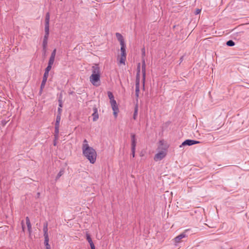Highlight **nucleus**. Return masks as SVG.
I'll return each mask as SVG.
<instances>
[{"label":"nucleus","instance_id":"1","mask_svg":"<svg viewBox=\"0 0 249 249\" xmlns=\"http://www.w3.org/2000/svg\"><path fill=\"white\" fill-rule=\"evenodd\" d=\"M82 149L83 155L91 163H94L96 160L97 153L94 149L89 146L87 140H84Z\"/></svg>","mask_w":249,"mask_h":249},{"label":"nucleus","instance_id":"2","mask_svg":"<svg viewBox=\"0 0 249 249\" xmlns=\"http://www.w3.org/2000/svg\"><path fill=\"white\" fill-rule=\"evenodd\" d=\"M168 147L169 146L164 141H160L158 148V152L155 154L154 160L155 161H158L164 158L167 155Z\"/></svg>","mask_w":249,"mask_h":249},{"label":"nucleus","instance_id":"3","mask_svg":"<svg viewBox=\"0 0 249 249\" xmlns=\"http://www.w3.org/2000/svg\"><path fill=\"white\" fill-rule=\"evenodd\" d=\"M92 74L89 77V81L94 86L98 87L100 85L101 71L98 65L92 67Z\"/></svg>","mask_w":249,"mask_h":249},{"label":"nucleus","instance_id":"4","mask_svg":"<svg viewBox=\"0 0 249 249\" xmlns=\"http://www.w3.org/2000/svg\"><path fill=\"white\" fill-rule=\"evenodd\" d=\"M141 64L139 63L137 67V73L136 81V96L138 98L140 91V73Z\"/></svg>","mask_w":249,"mask_h":249},{"label":"nucleus","instance_id":"5","mask_svg":"<svg viewBox=\"0 0 249 249\" xmlns=\"http://www.w3.org/2000/svg\"><path fill=\"white\" fill-rule=\"evenodd\" d=\"M200 142L195 141V140H187L183 142L182 144L179 146L180 147H181L182 146L185 145H192L194 144L199 143Z\"/></svg>","mask_w":249,"mask_h":249},{"label":"nucleus","instance_id":"6","mask_svg":"<svg viewBox=\"0 0 249 249\" xmlns=\"http://www.w3.org/2000/svg\"><path fill=\"white\" fill-rule=\"evenodd\" d=\"M112 109L113 111V115L115 117V118H117L118 116V113L119 112V108L118 107V106L117 105L116 101V102H113L112 103H110Z\"/></svg>","mask_w":249,"mask_h":249},{"label":"nucleus","instance_id":"7","mask_svg":"<svg viewBox=\"0 0 249 249\" xmlns=\"http://www.w3.org/2000/svg\"><path fill=\"white\" fill-rule=\"evenodd\" d=\"M186 236V235L185 233V232L182 233L181 234H180L179 235L177 236V237H176L174 239V242L176 243H179L180 242L182 238L185 237Z\"/></svg>","mask_w":249,"mask_h":249},{"label":"nucleus","instance_id":"8","mask_svg":"<svg viewBox=\"0 0 249 249\" xmlns=\"http://www.w3.org/2000/svg\"><path fill=\"white\" fill-rule=\"evenodd\" d=\"M116 36L120 43L121 46H124L125 43L123 36L119 33H116Z\"/></svg>","mask_w":249,"mask_h":249},{"label":"nucleus","instance_id":"9","mask_svg":"<svg viewBox=\"0 0 249 249\" xmlns=\"http://www.w3.org/2000/svg\"><path fill=\"white\" fill-rule=\"evenodd\" d=\"M131 149H136V139L135 138V135L133 134L131 136Z\"/></svg>","mask_w":249,"mask_h":249},{"label":"nucleus","instance_id":"10","mask_svg":"<svg viewBox=\"0 0 249 249\" xmlns=\"http://www.w3.org/2000/svg\"><path fill=\"white\" fill-rule=\"evenodd\" d=\"M49 36L48 35H44V39L43 41L42 46L44 50L46 49L47 44H48V38Z\"/></svg>","mask_w":249,"mask_h":249},{"label":"nucleus","instance_id":"11","mask_svg":"<svg viewBox=\"0 0 249 249\" xmlns=\"http://www.w3.org/2000/svg\"><path fill=\"white\" fill-rule=\"evenodd\" d=\"M118 60L119 61V64L125 65L126 56L119 55L118 56Z\"/></svg>","mask_w":249,"mask_h":249},{"label":"nucleus","instance_id":"12","mask_svg":"<svg viewBox=\"0 0 249 249\" xmlns=\"http://www.w3.org/2000/svg\"><path fill=\"white\" fill-rule=\"evenodd\" d=\"M26 225H27V226L28 228V230L29 232L30 233L31 231L32 227H31V224L29 218L28 217H26Z\"/></svg>","mask_w":249,"mask_h":249},{"label":"nucleus","instance_id":"13","mask_svg":"<svg viewBox=\"0 0 249 249\" xmlns=\"http://www.w3.org/2000/svg\"><path fill=\"white\" fill-rule=\"evenodd\" d=\"M121 54L120 55L126 56L125 45L121 46Z\"/></svg>","mask_w":249,"mask_h":249},{"label":"nucleus","instance_id":"14","mask_svg":"<svg viewBox=\"0 0 249 249\" xmlns=\"http://www.w3.org/2000/svg\"><path fill=\"white\" fill-rule=\"evenodd\" d=\"M142 71L143 80L144 81L145 80V63L144 61H143L142 62Z\"/></svg>","mask_w":249,"mask_h":249},{"label":"nucleus","instance_id":"15","mask_svg":"<svg viewBox=\"0 0 249 249\" xmlns=\"http://www.w3.org/2000/svg\"><path fill=\"white\" fill-rule=\"evenodd\" d=\"M108 98L110 99V103H112L113 102H116L114 98L113 95L112 93L110 91H108L107 92Z\"/></svg>","mask_w":249,"mask_h":249},{"label":"nucleus","instance_id":"16","mask_svg":"<svg viewBox=\"0 0 249 249\" xmlns=\"http://www.w3.org/2000/svg\"><path fill=\"white\" fill-rule=\"evenodd\" d=\"M94 110H95L94 112L92 114V116L93 117V121H96L98 119L99 116H98V114L97 111V109H95Z\"/></svg>","mask_w":249,"mask_h":249},{"label":"nucleus","instance_id":"17","mask_svg":"<svg viewBox=\"0 0 249 249\" xmlns=\"http://www.w3.org/2000/svg\"><path fill=\"white\" fill-rule=\"evenodd\" d=\"M138 105H136L135 107V110H134V114H133V119L134 120H136L137 119V115H138Z\"/></svg>","mask_w":249,"mask_h":249},{"label":"nucleus","instance_id":"18","mask_svg":"<svg viewBox=\"0 0 249 249\" xmlns=\"http://www.w3.org/2000/svg\"><path fill=\"white\" fill-rule=\"evenodd\" d=\"M45 35H49V24H45Z\"/></svg>","mask_w":249,"mask_h":249},{"label":"nucleus","instance_id":"19","mask_svg":"<svg viewBox=\"0 0 249 249\" xmlns=\"http://www.w3.org/2000/svg\"><path fill=\"white\" fill-rule=\"evenodd\" d=\"M43 231H44V236H48V227H47V224L45 225L44 226Z\"/></svg>","mask_w":249,"mask_h":249},{"label":"nucleus","instance_id":"20","mask_svg":"<svg viewBox=\"0 0 249 249\" xmlns=\"http://www.w3.org/2000/svg\"><path fill=\"white\" fill-rule=\"evenodd\" d=\"M61 120V116L60 114H58L56 119V122H55V126H59V123Z\"/></svg>","mask_w":249,"mask_h":249},{"label":"nucleus","instance_id":"21","mask_svg":"<svg viewBox=\"0 0 249 249\" xmlns=\"http://www.w3.org/2000/svg\"><path fill=\"white\" fill-rule=\"evenodd\" d=\"M46 24H50V14L49 13H47L45 17V23Z\"/></svg>","mask_w":249,"mask_h":249},{"label":"nucleus","instance_id":"22","mask_svg":"<svg viewBox=\"0 0 249 249\" xmlns=\"http://www.w3.org/2000/svg\"><path fill=\"white\" fill-rule=\"evenodd\" d=\"M59 126H55V139H57L58 138V135L59 133Z\"/></svg>","mask_w":249,"mask_h":249},{"label":"nucleus","instance_id":"23","mask_svg":"<svg viewBox=\"0 0 249 249\" xmlns=\"http://www.w3.org/2000/svg\"><path fill=\"white\" fill-rule=\"evenodd\" d=\"M227 45L228 46H233L234 45L235 43L232 40H229L226 43Z\"/></svg>","mask_w":249,"mask_h":249},{"label":"nucleus","instance_id":"24","mask_svg":"<svg viewBox=\"0 0 249 249\" xmlns=\"http://www.w3.org/2000/svg\"><path fill=\"white\" fill-rule=\"evenodd\" d=\"M54 61V58L53 57H51L49 59L48 64L52 65L53 64V62Z\"/></svg>","mask_w":249,"mask_h":249},{"label":"nucleus","instance_id":"25","mask_svg":"<svg viewBox=\"0 0 249 249\" xmlns=\"http://www.w3.org/2000/svg\"><path fill=\"white\" fill-rule=\"evenodd\" d=\"M87 239L88 241L89 244L93 243L91 238H90L89 235V234H87Z\"/></svg>","mask_w":249,"mask_h":249},{"label":"nucleus","instance_id":"26","mask_svg":"<svg viewBox=\"0 0 249 249\" xmlns=\"http://www.w3.org/2000/svg\"><path fill=\"white\" fill-rule=\"evenodd\" d=\"M63 174H64V170H61L59 171V172L58 173V174H57L56 178H59L61 176H62L63 175Z\"/></svg>","mask_w":249,"mask_h":249},{"label":"nucleus","instance_id":"27","mask_svg":"<svg viewBox=\"0 0 249 249\" xmlns=\"http://www.w3.org/2000/svg\"><path fill=\"white\" fill-rule=\"evenodd\" d=\"M44 237H45L44 243H45L46 246L49 245V236H44Z\"/></svg>","mask_w":249,"mask_h":249},{"label":"nucleus","instance_id":"28","mask_svg":"<svg viewBox=\"0 0 249 249\" xmlns=\"http://www.w3.org/2000/svg\"><path fill=\"white\" fill-rule=\"evenodd\" d=\"M52 67V65L48 64V66L45 69V71H47L48 72L51 70Z\"/></svg>","mask_w":249,"mask_h":249},{"label":"nucleus","instance_id":"29","mask_svg":"<svg viewBox=\"0 0 249 249\" xmlns=\"http://www.w3.org/2000/svg\"><path fill=\"white\" fill-rule=\"evenodd\" d=\"M48 75H49V72H48L47 71H45L43 79L47 80Z\"/></svg>","mask_w":249,"mask_h":249},{"label":"nucleus","instance_id":"30","mask_svg":"<svg viewBox=\"0 0 249 249\" xmlns=\"http://www.w3.org/2000/svg\"><path fill=\"white\" fill-rule=\"evenodd\" d=\"M46 81H47V80L43 79V80L42 81L41 85V89L44 88V86H45V85L46 84Z\"/></svg>","mask_w":249,"mask_h":249},{"label":"nucleus","instance_id":"31","mask_svg":"<svg viewBox=\"0 0 249 249\" xmlns=\"http://www.w3.org/2000/svg\"><path fill=\"white\" fill-rule=\"evenodd\" d=\"M56 51V50L55 49L53 50V52L51 53V57H53L55 58Z\"/></svg>","mask_w":249,"mask_h":249},{"label":"nucleus","instance_id":"32","mask_svg":"<svg viewBox=\"0 0 249 249\" xmlns=\"http://www.w3.org/2000/svg\"><path fill=\"white\" fill-rule=\"evenodd\" d=\"M135 149H131L132 156L133 158L135 157Z\"/></svg>","mask_w":249,"mask_h":249},{"label":"nucleus","instance_id":"33","mask_svg":"<svg viewBox=\"0 0 249 249\" xmlns=\"http://www.w3.org/2000/svg\"><path fill=\"white\" fill-rule=\"evenodd\" d=\"M200 12H201V10L200 9H196V11H195V14L196 15L198 14H199L200 13Z\"/></svg>","mask_w":249,"mask_h":249},{"label":"nucleus","instance_id":"34","mask_svg":"<svg viewBox=\"0 0 249 249\" xmlns=\"http://www.w3.org/2000/svg\"><path fill=\"white\" fill-rule=\"evenodd\" d=\"M90 246L91 249H95V248L93 243L90 244Z\"/></svg>","mask_w":249,"mask_h":249},{"label":"nucleus","instance_id":"35","mask_svg":"<svg viewBox=\"0 0 249 249\" xmlns=\"http://www.w3.org/2000/svg\"><path fill=\"white\" fill-rule=\"evenodd\" d=\"M61 111H62L61 108L60 107H59L58 109V114H60V116H61Z\"/></svg>","mask_w":249,"mask_h":249},{"label":"nucleus","instance_id":"36","mask_svg":"<svg viewBox=\"0 0 249 249\" xmlns=\"http://www.w3.org/2000/svg\"><path fill=\"white\" fill-rule=\"evenodd\" d=\"M22 228L23 231H25V227H24V225H23V222H22Z\"/></svg>","mask_w":249,"mask_h":249},{"label":"nucleus","instance_id":"37","mask_svg":"<svg viewBox=\"0 0 249 249\" xmlns=\"http://www.w3.org/2000/svg\"><path fill=\"white\" fill-rule=\"evenodd\" d=\"M46 249H51V247H50V245H48L47 246H46Z\"/></svg>","mask_w":249,"mask_h":249},{"label":"nucleus","instance_id":"38","mask_svg":"<svg viewBox=\"0 0 249 249\" xmlns=\"http://www.w3.org/2000/svg\"><path fill=\"white\" fill-rule=\"evenodd\" d=\"M62 107V103L61 102H60L59 103V107Z\"/></svg>","mask_w":249,"mask_h":249}]
</instances>
